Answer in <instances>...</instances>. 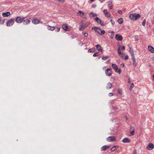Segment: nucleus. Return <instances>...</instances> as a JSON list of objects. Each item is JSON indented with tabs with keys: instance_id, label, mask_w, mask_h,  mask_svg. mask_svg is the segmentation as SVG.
I'll list each match as a JSON object with an SVG mask.
<instances>
[{
	"instance_id": "nucleus-43",
	"label": "nucleus",
	"mask_w": 154,
	"mask_h": 154,
	"mask_svg": "<svg viewBox=\"0 0 154 154\" xmlns=\"http://www.w3.org/2000/svg\"><path fill=\"white\" fill-rule=\"evenodd\" d=\"M110 21L112 24H113L114 23V22L112 20H111Z\"/></svg>"
},
{
	"instance_id": "nucleus-44",
	"label": "nucleus",
	"mask_w": 154,
	"mask_h": 154,
	"mask_svg": "<svg viewBox=\"0 0 154 154\" xmlns=\"http://www.w3.org/2000/svg\"><path fill=\"white\" fill-rule=\"evenodd\" d=\"M96 27H95V26H94V27H93L92 28V29H94L95 30V31H96Z\"/></svg>"
},
{
	"instance_id": "nucleus-14",
	"label": "nucleus",
	"mask_w": 154,
	"mask_h": 154,
	"mask_svg": "<svg viewBox=\"0 0 154 154\" xmlns=\"http://www.w3.org/2000/svg\"><path fill=\"white\" fill-rule=\"evenodd\" d=\"M63 29L65 30L66 31H69L70 29L68 28V27L67 24H63L62 26Z\"/></svg>"
},
{
	"instance_id": "nucleus-22",
	"label": "nucleus",
	"mask_w": 154,
	"mask_h": 154,
	"mask_svg": "<svg viewBox=\"0 0 154 154\" xmlns=\"http://www.w3.org/2000/svg\"><path fill=\"white\" fill-rule=\"evenodd\" d=\"M55 28L54 26H47V29L48 30L53 31L55 29Z\"/></svg>"
},
{
	"instance_id": "nucleus-56",
	"label": "nucleus",
	"mask_w": 154,
	"mask_h": 154,
	"mask_svg": "<svg viewBox=\"0 0 154 154\" xmlns=\"http://www.w3.org/2000/svg\"><path fill=\"white\" fill-rule=\"evenodd\" d=\"M136 153H137L136 152H135V151L133 154H136Z\"/></svg>"
},
{
	"instance_id": "nucleus-55",
	"label": "nucleus",
	"mask_w": 154,
	"mask_h": 154,
	"mask_svg": "<svg viewBox=\"0 0 154 154\" xmlns=\"http://www.w3.org/2000/svg\"><path fill=\"white\" fill-rule=\"evenodd\" d=\"M91 1V2H92L93 1H94L95 0H90Z\"/></svg>"
},
{
	"instance_id": "nucleus-10",
	"label": "nucleus",
	"mask_w": 154,
	"mask_h": 154,
	"mask_svg": "<svg viewBox=\"0 0 154 154\" xmlns=\"http://www.w3.org/2000/svg\"><path fill=\"white\" fill-rule=\"evenodd\" d=\"M77 15H79L81 17H84L85 18H86L84 13L82 11H79L77 13Z\"/></svg>"
},
{
	"instance_id": "nucleus-49",
	"label": "nucleus",
	"mask_w": 154,
	"mask_h": 154,
	"mask_svg": "<svg viewBox=\"0 0 154 154\" xmlns=\"http://www.w3.org/2000/svg\"><path fill=\"white\" fill-rule=\"evenodd\" d=\"M121 66L122 67H124V64H121Z\"/></svg>"
},
{
	"instance_id": "nucleus-40",
	"label": "nucleus",
	"mask_w": 154,
	"mask_h": 154,
	"mask_svg": "<svg viewBox=\"0 0 154 154\" xmlns=\"http://www.w3.org/2000/svg\"><path fill=\"white\" fill-rule=\"evenodd\" d=\"M118 12L120 14H122V11L120 10H119Z\"/></svg>"
},
{
	"instance_id": "nucleus-53",
	"label": "nucleus",
	"mask_w": 154,
	"mask_h": 154,
	"mask_svg": "<svg viewBox=\"0 0 154 154\" xmlns=\"http://www.w3.org/2000/svg\"><path fill=\"white\" fill-rule=\"evenodd\" d=\"M114 109L115 110H116L118 109V108L117 107H114Z\"/></svg>"
},
{
	"instance_id": "nucleus-16",
	"label": "nucleus",
	"mask_w": 154,
	"mask_h": 154,
	"mask_svg": "<svg viewBox=\"0 0 154 154\" xmlns=\"http://www.w3.org/2000/svg\"><path fill=\"white\" fill-rule=\"evenodd\" d=\"M97 23L100 24V25L101 26H104V24L103 23V22H102V20L100 19L99 18L97 17Z\"/></svg>"
},
{
	"instance_id": "nucleus-13",
	"label": "nucleus",
	"mask_w": 154,
	"mask_h": 154,
	"mask_svg": "<svg viewBox=\"0 0 154 154\" xmlns=\"http://www.w3.org/2000/svg\"><path fill=\"white\" fill-rule=\"evenodd\" d=\"M97 50L100 51V54H101L103 53V49L100 45H97Z\"/></svg>"
},
{
	"instance_id": "nucleus-38",
	"label": "nucleus",
	"mask_w": 154,
	"mask_h": 154,
	"mask_svg": "<svg viewBox=\"0 0 154 154\" xmlns=\"http://www.w3.org/2000/svg\"><path fill=\"white\" fill-rule=\"evenodd\" d=\"M134 132L130 131V134H131L130 135V136H132L134 134Z\"/></svg>"
},
{
	"instance_id": "nucleus-29",
	"label": "nucleus",
	"mask_w": 154,
	"mask_h": 154,
	"mask_svg": "<svg viewBox=\"0 0 154 154\" xmlns=\"http://www.w3.org/2000/svg\"><path fill=\"white\" fill-rule=\"evenodd\" d=\"M90 17H95L96 16V14H94L93 12H91L89 14Z\"/></svg>"
},
{
	"instance_id": "nucleus-24",
	"label": "nucleus",
	"mask_w": 154,
	"mask_h": 154,
	"mask_svg": "<svg viewBox=\"0 0 154 154\" xmlns=\"http://www.w3.org/2000/svg\"><path fill=\"white\" fill-rule=\"evenodd\" d=\"M23 23L25 24H28L30 23V21L28 19H26L25 20H24Z\"/></svg>"
},
{
	"instance_id": "nucleus-3",
	"label": "nucleus",
	"mask_w": 154,
	"mask_h": 154,
	"mask_svg": "<svg viewBox=\"0 0 154 154\" xmlns=\"http://www.w3.org/2000/svg\"><path fill=\"white\" fill-rule=\"evenodd\" d=\"M14 22V19H11L8 20L7 21V26H10L13 25Z\"/></svg>"
},
{
	"instance_id": "nucleus-4",
	"label": "nucleus",
	"mask_w": 154,
	"mask_h": 154,
	"mask_svg": "<svg viewBox=\"0 0 154 154\" xmlns=\"http://www.w3.org/2000/svg\"><path fill=\"white\" fill-rule=\"evenodd\" d=\"M121 47V46L120 45H119L118 47V54L121 57L124 58V57L125 56V54L121 52L120 49V48Z\"/></svg>"
},
{
	"instance_id": "nucleus-9",
	"label": "nucleus",
	"mask_w": 154,
	"mask_h": 154,
	"mask_svg": "<svg viewBox=\"0 0 154 154\" xmlns=\"http://www.w3.org/2000/svg\"><path fill=\"white\" fill-rule=\"evenodd\" d=\"M97 33L100 35H103L105 33V31L104 30H102L100 29L97 27Z\"/></svg>"
},
{
	"instance_id": "nucleus-42",
	"label": "nucleus",
	"mask_w": 154,
	"mask_h": 154,
	"mask_svg": "<svg viewBox=\"0 0 154 154\" xmlns=\"http://www.w3.org/2000/svg\"><path fill=\"white\" fill-rule=\"evenodd\" d=\"M60 30V28H57V30H56V32H59Z\"/></svg>"
},
{
	"instance_id": "nucleus-23",
	"label": "nucleus",
	"mask_w": 154,
	"mask_h": 154,
	"mask_svg": "<svg viewBox=\"0 0 154 154\" xmlns=\"http://www.w3.org/2000/svg\"><path fill=\"white\" fill-rule=\"evenodd\" d=\"M109 147H110V146H107V145H105L104 146H102V150H106L107 149L109 148Z\"/></svg>"
},
{
	"instance_id": "nucleus-8",
	"label": "nucleus",
	"mask_w": 154,
	"mask_h": 154,
	"mask_svg": "<svg viewBox=\"0 0 154 154\" xmlns=\"http://www.w3.org/2000/svg\"><path fill=\"white\" fill-rule=\"evenodd\" d=\"M32 22L34 24H37L39 23L40 20L37 18H35L32 20Z\"/></svg>"
},
{
	"instance_id": "nucleus-20",
	"label": "nucleus",
	"mask_w": 154,
	"mask_h": 154,
	"mask_svg": "<svg viewBox=\"0 0 154 154\" xmlns=\"http://www.w3.org/2000/svg\"><path fill=\"white\" fill-rule=\"evenodd\" d=\"M10 13L9 12H7L5 13H2V16L3 17H7L9 16L10 15Z\"/></svg>"
},
{
	"instance_id": "nucleus-21",
	"label": "nucleus",
	"mask_w": 154,
	"mask_h": 154,
	"mask_svg": "<svg viewBox=\"0 0 154 154\" xmlns=\"http://www.w3.org/2000/svg\"><path fill=\"white\" fill-rule=\"evenodd\" d=\"M130 50L129 51L131 54V58L135 57L134 51L131 49V47H130Z\"/></svg>"
},
{
	"instance_id": "nucleus-6",
	"label": "nucleus",
	"mask_w": 154,
	"mask_h": 154,
	"mask_svg": "<svg viewBox=\"0 0 154 154\" xmlns=\"http://www.w3.org/2000/svg\"><path fill=\"white\" fill-rule=\"evenodd\" d=\"M107 140L108 142L115 141L116 140V138L114 136H110L108 137Z\"/></svg>"
},
{
	"instance_id": "nucleus-27",
	"label": "nucleus",
	"mask_w": 154,
	"mask_h": 154,
	"mask_svg": "<svg viewBox=\"0 0 154 154\" xmlns=\"http://www.w3.org/2000/svg\"><path fill=\"white\" fill-rule=\"evenodd\" d=\"M112 85L110 83H108L106 85V88L107 89H110L112 87Z\"/></svg>"
},
{
	"instance_id": "nucleus-54",
	"label": "nucleus",
	"mask_w": 154,
	"mask_h": 154,
	"mask_svg": "<svg viewBox=\"0 0 154 154\" xmlns=\"http://www.w3.org/2000/svg\"><path fill=\"white\" fill-rule=\"evenodd\" d=\"M153 77V80L154 81V75H152Z\"/></svg>"
},
{
	"instance_id": "nucleus-12",
	"label": "nucleus",
	"mask_w": 154,
	"mask_h": 154,
	"mask_svg": "<svg viewBox=\"0 0 154 154\" xmlns=\"http://www.w3.org/2000/svg\"><path fill=\"white\" fill-rule=\"evenodd\" d=\"M115 38L118 41H121L122 40V37L121 35H119L118 34H117L115 36Z\"/></svg>"
},
{
	"instance_id": "nucleus-45",
	"label": "nucleus",
	"mask_w": 154,
	"mask_h": 154,
	"mask_svg": "<svg viewBox=\"0 0 154 154\" xmlns=\"http://www.w3.org/2000/svg\"><path fill=\"white\" fill-rule=\"evenodd\" d=\"M125 49V46H123L122 48V50H124Z\"/></svg>"
},
{
	"instance_id": "nucleus-37",
	"label": "nucleus",
	"mask_w": 154,
	"mask_h": 154,
	"mask_svg": "<svg viewBox=\"0 0 154 154\" xmlns=\"http://www.w3.org/2000/svg\"><path fill=\"white\" fill-rule=\"evenodd\" d=\"M128 55H126L125 57L123 58L125 60H127L128 59Z\"/></svg>"
},
{
	"instance_id": "nucleus-11",
	"label": "nucleus",
	"mask_w": 154,
	"mask_h": 154,
	"mask_svg": "<svg viewBox=\"0 0 154 154\" xmlns=\"http://www.w3.org/2000/svg\"><path fill=\"white\" fill-rule=\"evenodd\" d=\"M154 147V145L152 143H150L146 146V149L149 150L152 149Z\"/></svg>"
},
{
	"instance_id": "nucleus-28",
	"label": "nucleus",
	"mask_w": 154,
	"mask_h": 154,
	"mask_svg": "<svg viewBox=\"0 0 154 154\" xmlns=\"http://www.w3.org/2000/svg\"><path fill=\"white\" fill-rule=\"evenodd\" d=\"M118 23L120 24H121L123 22V19L122 18H119L117 20Z\"/></svg>"
},
{
	"instance_id": "nucleus-19",
	"label": "nucleus",
	"mask_w": 154,
	"mask_h": 154,
	"mask_svg": "<svg viewBox=\"0 0 154 154\" xmlns=\"http://www.w3.org/2000/svg\"><path fill=\"white\" fill-rule=\"evenodd\" d=\"M122 142L124 143H129L130 142V140L128 138H125L122 140Z\"/></svg>"
},
{
	"instance_id": "nucleus-60",
	"label": "nucleus",
	"mask_w": 154,
	"mask_h": 154,
	"mask_svg": "<svg viewBox=\"0 0 154 154\" xmlns=\"http://www.w3.org/2000/svg\"><path fill=\"white\" fill-rule=\"evenodd\" d=\"M56 1H57L58 2V0H55Z\"/></svg>"
},
{
	"instance_id": "nucleus-50",
	"label": "nucleus",
	"mask_w": 154,
	"mask_h": 154,
	"mask_svg": "<svg viewBox=\"0 0 154 154\" xmlns=\"http://www.w3.org/2000/svg\"><path fill=\"white\" fill-rule=\"evenodd\" d=\"M151 21H152V24L154 25V21L153 20H152Z\"/></svg>"
},
{
	"instance_id": "nucleus-47",
	"label": "nucleus",
	"mask_w": 154,
	"mask_h": 154,
	"mask_svg": "<svg viewBox=\"0 0 154 154\" xmlns=\"http://www.w3.org/2000/svg\"><path fill=\"white\" fill-rule=\"evenodd\" d=\"M131 82L130 79V78H129L128 79V82L129 83V82Z\"/></svg>"
},
{
	"instance_id": "nucleus-57",
	"label": "nucleus",
	"mask_w": 154,
	"mask_h": 154,
	"mask_svg": "<svg viewBox=\"0 0 154 154\" xmlns=\"http://www.w3.org/2000/svg\"><path fill=\"white\" fill-rule=\"evenodd\" d=\"M92 7H94V8H95V5H92Z\"/></svg>"
},
{
	"instance_id": "nucleus-39",
	"label": "nucleus",
	"mask_w": 154,
	"mask_h": 154,
	"mask_svg": "<svg viewBox=\"0 0 154 154\" xmlns=\"http://www.w3.org/2000/svg\"><path fill=\"white\" fill-rule=\"evenodd\" d=\"M118 92L119 94H121L122 93V91L119 90H118Z\"/></svg>"
},
{
	"instance_id": "nucleus-46",
	"label": "nucleus",
	"mask_w": 154,
	"mask_h": 154,
	"mask_svg": "<svg viewBox=\"0 0 154 154\" xmlns=\"http://www.w3.org/2000/svg\"><path fill=\"white\" fill-rule=\"evenodd\" d=\"M113 95V94L112 93H110L109 94V96H112Z\"/></svg>"
},
{
	"instance_id": "nucleus-59",
	"label": "nucleus",
	"mask_w": 154,
	"mask_h": 154,
	"mask_svg": "<svg viewBox=\"0 0 154 154\" xmlns=\"http://www.w3.org/2000/svg\"><path fill=\"white\" fill-rule=\"evenodd\" d=\"M94 19L96 21V17Z\"/></svg>"
},
{
	"instance_id": "nucleus-17",
	"label": "nucleus",
	"mask_w": 154,
	"mask_h": 154,
	"mask_svg": "<svg viewBox=\"0 0 154 154\" xmlns=\"http://www.w3.org/2000/svg\"><path fill=\"white\" fill-rule=\"evenodd\" d=\"M88 23L85 24L84 25L81 26V27L79 28V30L80 31L82 30L85 29L88 26Z\"/></svg>"
},
{
	"instance_id": "nucleus-35",
	"label": "nucleus",
	"mask_w": 154,
	"mask_h": 154,
	"mask_svg": "<svg viewBox=\"0 0 154 154\" xmlns=\"http://www.w3.org/2000/svg\"><path fill=\"white\" fill-rule=\"evenodd\" d=\"M146 24V20H144L142 23V25L143 26H144Z\"/></svg>"
},
{
	"instance_id": "nucleus-18",
	"label": "nucleus",
	"mask_w": 154,
	"mask_h": 154,
	"mask_svg": "<svg viewBox=\"0 0 154 154\" xmlns=\"http://www.w3.org/2000/svg\"><path fill=\"white\" fill-rule=\"evenodd\" d=\"M149 50L152 53H154V48L152 46H149L148 47Z\"/></svg>"
},
{
	"instance_id": "nucleus-25",
	"label": "nucleus",
	"mask_w": 154,
	"mask_h": 154,
	"mask_svg": "<svg viewBox=\"0 0 154 154\" xmlns=\"http://www.w3.org/2000/svg\"><path fill=\"white\" fill-rule=\"evenodd\" d=\"M118 147H119L118 146H117V145L113 146L111 148V151H112H112H115L116 149H117V148H118Z\"/></svg>"
},
{
	"instance_id": "nucleus-30",
	"label": "nucleus",
	"mask_w": 154,
	"mask_h": 154,
	"mask_svg": "<svg viewBox=\"0 0 154 154\" xmlns=\"http://www.w3.org/2000/svg\"><path fill=\"white\" fill-rule=\"evenodd\" d=\"M95 48H91L90 49H89L88 51L89 52H93L95 51Z\"/></svg>"
},
{
	"instance_id": "nucleus-41",
	"label": "nucleus",
	"mask_w": 154,
	"mask_h": 154,
	"mask_svg": "<svg viewBox=\"0 0 154 154\" xmlns=\"http://www.w3.org/2000/svg\"><path fill=\"white\" fill-rule=\"evenodd\" d=\"M1 17H0V22H1L2 23H3L4 22V20H2L1 19Z\"/></svg>"
},
{
	"instance_id": "nucleus-26",
	"label": "nucleus",
	"mask_w": 154,
	"mask_h": 154,
	"mask_svg": "<svg viewBox=\"0 0 154 154\" xmlns=\"http://www.w3.org/2000/svg\"><path fill=\"white\" fill-rule=\"evenodd\" d=\"M132 59L133 62V65L134 66H136L137 65V64L136 62L135 59V57H132Z\"/></svg>"
},
{
	"instance_id": "nucleus-51",
	"label": "nucleus",
	"mask_w": 154,
	"mask_h": 154,
	"mask_svg": "<svg viewBox=\"0 0 154 154\" xmlns=\"http://www.w3.org/2000/svg\"><path fill=\"white\" fill-rule=\"evenodd\" d=\"M109 8L110 9H112V5H110L109 6Z\"/></svg>"
},
{
	"instance_id": "nucleus-48",
	"label": "nucleus",
	"mask_w": 154,
	"mask_h": 154,
	"mask_svg": "<svg viewBox=\"0 0 154 154\" xmlns=\"http://www.w3.org/2000/svg\"><path fill=\"white\" fill-rule=\"evenodd\" d=\"M93 56L95 57H96V53H95L94 54Z\"/></svg>"
},
{
	"instance_id": "nucleus-58",
	"label": "nucleus",
	"mask_w": 154,
	"mask_h": 154,
	"mask_svg": "<svg viewBox=\"0 0 154 154\" xmlns=\"http://www.w3.org/2000/svg\"><path fill=\"white\" fill-rule=\"evenodd\" d=\"M97 56H98L99 55V54H98V53L97 52Z\"/></svg>"
},
{
	"instance_id": "nucleus-36",
	"label": "nucleus",
	"mask_w": 154,
	"mask_h": 154,
	"mask_svg": "<svg viewBox=\"0 0 154 154\" xmlns=\"http://www.w3.org/2000/svg\"><path fill=\"white\" fill-rule=\"evenodd\" d=\"M108 57H107V56L106 57H102V59L103 60H105L106 59V58Z\"/></svg>"
},
{
	"instance_id": "nucleus-34",
	"label": "nucleus",
	"mask_w": 154,
	"mask_h": 154,
	"mask_svg": "<svg viewBox=\"0 0 154 154\" xmlns=\"http://www.w3.org/2000/svg\"><path fill=\"white\" fill-rule=\"evenodd\" d=\"M83 34L84 35L85 37H87L88 35V33H86V32H84V33L83 32Z\"/></svg>"
},
{
	"instance_id": "nucleus-1",
	"label": "nucleus",
	"mask_w": 154,
	"mask_h": 154,
	"mask_svg": "<svg viewBox=\"0 0 154 154\" xmlns=\"http://www.w3.org/2000/svg\"><path fill=\"white\" fill-rule=\"evenodd\" d=\"M129 18L130 19L133 20L134 21L137 20L138 18L140 17V15L139 14L137 13L132 14L129 15Z\"/></svg>"
},
{
	"instance_id": "nucleus-2",
	"label": "nucleus",
	"mask_w": 154,
	"mask_h": 154,
	"mask_svg": "<svg viewBox=\"0 0 154 154\" xmlns=\"http://www.w3.org/2000/svg\"><path fill=\"white\" fill-rule=\"evenodd\" d=\"M112 66L116 72H118L119 74L121 72V69H118L117 66L116 64L113 63Z\"/></svg>"
},
{
	"instance_id": "nucleus-31",
	"label": "nucleus",
	"mask_w": 154,
	"mask_h": 154,
	"mask_svg": "<svg viewBox=\"0 0 154 154\" xmlns=\"http://www.w3.org/2000/svg\"><path fill=\"white\" fill-rule=\"evenodd\" d=\"M134 85L133 83H131V85L129 88V89L131 91V90L132 88L134 87Z\"/></svg>"
},
{
	"instance_id": "nucleus-52",
	"label": "nucleus",
	"mask_w": 154,
	"mask_h": 154,
	"mask_svg": "<svg viewBox=\"0 0 154 154\" xmlns=\"http://www.w3.org/2000/svg\"><path fill=\"white\" fill-rule=\"evenodd\" d=\"M152 60L154 62V57H152Z\"/></svg>"
},
{
	"instance_id": "nucleus-33",
	"label": "nucleus",
	"mask_w": 154,
	"mask_h": 154,
	"mask_svg": "<svg viewBox=\"0 0 154 154\" xmlns=\"http://www.w3.org/2000/svg\"><path fill=\"white\" fill-rule=\"evenodd\" d=\"M65 0H58V2L63 3L65 2Z\"/></svg>"
},
{
	"instance_id": "nucleus-32",
	"label": "nucleus",
	"mask_w": 154,
	"mask_h": 154,
	"mask_svg": "<svg viewBox=\"0 0 154 154\" xmlns=\"http://www.w3.org/2000/svg\"><path fill=\"white\" fill-rule=\"evenodd\" d=\"M130 131L134 132L135 129H134V127L133 126H131L130 127Z\"/></svg>"
},
{
	"instance_id": "nucleus-61",
	"label": "nucleus",
	"mask_w": 154,
	"mask_h": 154,
	"mask_svg": "<svg viewBox=\"0 0 154 154\" xmlns=\"http://www.w3.org/2000/svg\"><path fill=\"white\" fill-rule=\"evenodd\" d=\"M136 40H138V39H136Z\"/></svg>"
},
{
	"instance_id": "nucleus-15",
	"label": "nucleus",
	"mask_w": 154,
	"mask_h": 154,
	"mask_svg": "<svg viewBox=\"0 0 154 154\" xmlns=\"http://www.w3.org/2000/svg\"><path fill=\"white\" fill-rule=\"evenodd\" d=\"M103 13L105 15L108 17H110L111 15L110 14H109L106 10H104L103 11Z\"/></svg>"
},
{
	"instance_id": "nucleus-5",
	"label": "nucleus",
	"mask_w": 154,
	"mask_h": 154,
	"mask_svg": "<svg viewBox=\"0 0 154 154\" xmlns=\"http://www.w3.org/2000/svg\"><path fill=\"white\" fill-rule=\"evenodd\" d=\"M25 18L21 17H18L15 20L16 21L19 23H22L24 20Z\"/></svg>"
},
{
	"instance_id": "nucleus-7",
	"label": "nucleus",
	"mask_w": 154,
	"mask_h": 154,
	"mask_svg": "<svg viewBox=\"0 0 154 154\" xmlns=\"http://www.w3.org/2000/svg\"><path fill=\"white\" fill-rule=\"evenodd\" d=\"M105 73L106 75L110 76L112 74V71L110 68H108L105 70Z\"/></svg>"
}]
</instances>
